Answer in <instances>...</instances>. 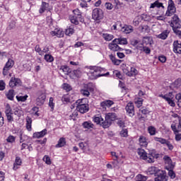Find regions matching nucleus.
Returning a JSON list of instances; mask_svg holds the SVG:
<instances>
[{"instance_id": "f257e3e1", "label": "nucleus", "mask_w": 181, "mask_h": 181, "mask_svg": "<svg viewBox=\"0 0 181 181\" xmlns=\"http://www.w3.org/2000/svg\"><path fill=\"white\" fill-rule=\"evenodd\" d=\"M117 119V114L114 112L107 113L105 116V120L100 115L95 116L93 118L94 122L103 127V128H110L112 124V121Z\"/></svg>"}, {"instance_id": "f03ea898", "label": "nucleus", "mask_w": 181, "mask_h": 181, "mask_svg": "<svg viewBox=\"0 0 181 181\" xmlns=\"http://www.w3.org/2000/svg\"><path fill=\"white\" fill-rule=\"evenodd\" d=\"M149 175H155L157 176L155 178V181H168V177H166V173L162 170H159L156 167H150L148 169Z\"/></svg>"}, {"instance_id": "7ed1b4c3", "label": "nucleus", "mask_w": 181, "mask_h": 181, "mask_svg": "<svg viewBox=\"0 0 181 181\" xmlns=\"http://www.w3.org/2000/svg\"><path fill=\"white\" fill-rule=\"evenodd\" d=\"M88 69H90L88 74L91 80H95L96 78H98V77L105 76L104 74H101V68L98 66H88Z\"/></svg>"}, {"instance_id": "20e7f679", "label": "nucleus", "mask_w": 181, "mask_h": 181, "mask_svg": "<svg viewBox=\"0 0 181 181\" xmlns=\"http://www.w3.org/2000/svg\"><path fill=\"white\" fill-rule=\"evenodd\" d=\"M73 13L74 16L70 18L71 23L78 25V22H81V23H84V18L81 16V12L78 8L74 10Z\"/></svg>"}, {"instance_id": "39448f33", "label": "nucleus", "mask_w": 181, "mask_h": 181, "mask_svg": "<svg viewBox=\"0 0 181 181\" xmlns=\"http://www.w3.org/2000/svg\"><path fill=\"white\" fill-rule=\"evenodd\" d=\"M137 153L138 155L140 156L141 159H143L144 160H147L148 163H153V162H155V154L148 156V153H146L145 150L142 148H138Z\"/></svg>"}, {"instance_id": "423d86ee", "label": "nucleus", "mask_w": 181, "mask_h": 181, "mask_svg": "<svg viewBox=\"0 0 181 181\" xmlns=\"http://www.w3.org/2000/svg\"><path fill=\"white\" fill-rule=\"evenodd\" d=\"M76 110L81 114H86V112H88V105L86 103H83L81 100H78L76 103Z\"/></svg>"}, {"instance_id": "0eeeda50", "label": "nucleus", "mask_w": 181, "mask_h": 181, "mask_svg": "<svg viewBox=\"0 0 181 181\" xmlns=\"http://www.w3.org/2000/svg\"><path fill=\"white\" fill-rule=\"evenodd\" d=\"M181 21L180 18H179V16L175 14L170 22V26L173 28V30L174 29H180L181 28Z\"/></svg>"}, {"instance_id": "6e6552de", "label": "nucleus", "mask_w": 181, "mask_h": 181, "mask_svg": "<svg viewBox=\"0 0 181 181\" xmlns=\"http://www.w3.org/2000/svg\"><path fill=\"white\" fill-rule=\"evenodd\" d=\"M176 12V7L175 6V2L173 0L168 1V9L165 12V16H173Z\"/></svg>"}, {"instance_id": "1a4fd4ad", "label": "nucleus", "mask_w": 181, "mask_h": 181, "mask_svg": "<svg viewBox=\"0 0 181 181\" xmlns=\"http://www.w3.org/2000/svg\"><path fill=\"white\" fill-rule=\"evenodd\" d=\"M92 18L94 21H101L104 18V12L101 8H94L92 13Z\"/></svg>"}, {"instance_id": "9d476101", "label": "nucleus", "mask_w": 181, "mask_h": 181, "mask_svg": "<svg viewBox=\"0 0 181 181\" xmlns=\"http://www.w3.org/2000/svg\"><path fill=\"white\" fill-rule=\"evenodd\" d=\"M15 64V62L12 59H8V62L6 63L4 69H3V74L4 76H8V71L13 67Z\"/></svg>"}, {"instance_id": "9b49d317", "label": "nucleus", "mask_w": 181, "mask_h": 181, "mask_svg": "<svg viewBox=\"0 0 181 181\" xmlns=\"http://www.w3.org/2000/svg\"><path fill=\"white\" fill-rule=\"evenodd\" d=\"M9 86L11 88H13V87H19V86H22V81L18 78L11 77L9 81Z\"/></svg>"}, {"instance_id": "f8f14e48", "label": "nucleus", "mask_w": 181, "mask_h": 181, "mask_svg": "<svg viewBox=\"0 0 181 181\" xmlns=\"http://www.w3.org/2000/svg\"><path fill=\"white\" fill-rule=\"evenodd\" d=\"M108 47L112 52H118V51L122 52V50H124L122 48H121L118 45V42H114V40L112 42L109 43Z\"/></svg>"}, {"instance_id": "ddd939ff", "label": "nucleus", "mask_w": 181, "mask_h": 181, "mask_svg": "<svg viewBox=\"0 0 181 181\" xmlns=\"http://www.w3.org/2000/svg\"><path fill=\"white\" fill-rule=\"evenodd\" d=\"M163 159L166 165L165 168L168 170H169V169H173L175 168V165L172 163V159H170V157H169L168 156H165L163 157Z\"/></svg>"}, {"instance_id": "4468645a", "label": "nucleus", "mask_w": 181, "mask_h": 181, "mask_svg": "<svg viewBox=\"0 0 181 181\" xmlns=\"http://www.w3.org/2000/svg\"><path fill=\"white\" fill-rule=\"evenodd\" d=\"M126 111L129 115V117H134V115H135L134 103H128L127 105L126 106Z\"/></svg>"}, {"instance_id": "2eb2a0df", "label": "nucleus", "mask_w": 181, "mask_h": 181, "mask_svg": "<svg viewBox=\"0 0 181 181\" xmlns=\"http://www.w3.org/2000/svg\"><path fill=\"white\" fill-rule=\"evenodd\" d=\"M173 52L178 54H181V42L179 40L173 42Z\"/></svg>"}, {"instance_id": "dca6fc26", "label": "nucleus", "mask_w": 181, "mask_h": 181, "mask_svg": "<svg viewBox=\"0 0 181 181\" xmlns=\"http://www.w3.org/2000/svg\"><path fill=\"white\" fill-rule=\"evenodd\" d=\"M45 101H46V95L45 93H42L36 99V105L40 107L45 104Z\"/></svg>"}, {"instance_id": "f3484780", "label": "nucleus", "mask_w": 181, "mask_h": 181, "mask_svg": "<svg viewBox=\"0 0 181 181\" xmlns=\"http://www.w3.org/2000/svg\"><path fill=\"white\" fill-rule=\"evenodd\" d=\"M171 129L173 131L174 134H179L181 132V119L179 120V124H172Z\"/></svg>"}, {"instance_id": "a211bd4d", "label": "nucleus", "mask_w": 181, "mask_h": 181, "mask_svg": "<svg viewBox=\"0 0 181 181\" xmlns=\"http://www.w3.org/2000/svg\"><path fill=\"white\" fill-rule=\"evenodd\" d=\"M121 31L128 35V33H132V32H134V27H132V25H124L121 28Z\"/></svg>"}, {"instance_id": "6ab92c4d", "label": "nucleus", "mask_w": 181, "mask_h": 181, "mask_svg": "<svg viewBox=\"0 0 181 181\" xmlns=\"http://www.w3.org/2000/svg\"><path fill=\"white\" fill-rule=\"evenodd\" d=\"M22 165V159H21V157L17 156L16 157L15 162L13 163V170H18L19 169V167Z\"/></svg>"}, {"instance_id": "aec40b11", "label": "nucleus", "mask_w": 181, "mask_h": 181, "mask_svg": "<svg viewBox=\"0 0 181 181\" xmlns=\"http://www.w3.org/2000/svg\"><path fill=\"white\" fill-rule=\"evenodd\" d=\"M46 134H47V129H45L40 132L34 133L33 138H37V139L43 138V136H45V135H46Z\"/></svg>"}, {"instance_id": "412c9836", "label": "nucleus", "mask_w": 181, "mask_h": 181, "mask_svg": "<svg viewBox=\"0 0 181 181\" xmlns=\"http://www.w3.org/2000/svg\"><path fill=\"white\" fill-rule=\"evenodd\" d=\"M169 33H170V31H169V30H165L163 31L162 33L157 35V37H158V39H162V40H165V39H168V36H169Z\"/></svg>"}, {"instance_id": "4be33fe9", "label": "nucleus", "mask_w": 181, "mask_h": 181, "mask_svg": "<svg viewBox=\"0 0 181 181\" xmlns=\"http://www.w3.org/2000/svg\"><path fill=\"white\" fill-rule=\"evenodd\" d=\"M113 104L114 102L112 100H107L100 103V106L103 108H110V107H111V105H112Z\"/></svg>"}, {"instance_id": "5701e85b", "label": "nucleus", "mask_w": 181, "mask_h": 181, "mask_svg": "<svg viewBox=\"0 0 181 181\" xmlns=\"http://www.w3.org/2000/svg\"><path fill=\"white\" fill-rule=\"evenodd\" d=\"M51 35L52 36H57V37H63V36H64V33L60 30L51 31Z\"/></svg>"}, {"instance_id": "b1692460", "label": "nucleus", "mask_w": 181, "mask_h": 181, "mask_svg": "<svg viewBox=\"0 0 181 181\" xmlns=\"http://www.w3.org/2000/svg\"><path fill=\"white\" fill-rule=\"evenodd\" d=\"M113 42L117 43V45H128L127 38H115Z\"/></svg>"}, {"instance_id": "393cba45", "label": "nucleus", "mask_w": 181, "mask_h": 181, "mask_svg": "<svg viewBox=\"0 0 181 181\" xmlns=\"http://www.w3.org/2000/svg\"><path fill=\"white\" fill-rule=\"evenodd\" d=\"M6 96L7 97L8 100L11 101H13V98L15 97V90H9L7 93H6Z\"/></svg>"}, {"instance_id": "a878e982", "label": "nucleus", "mask_w": 181, "mask_h": 181, "mask_svg": "<svg viewBox=\"0 0 181 181\" xmlns=\"http://www.w3.org/2000/svg\"><path fill=\"white\" fill-rule=\"evenodd\" d=\"M64 145H66V139L62 137L58 141V144H56L55 148H62V146H64Z\"/></svg>"}, {"instance_id": "bb28decb", "label": "nucleus", "mask_w": 181, "mask_h": 181, "mask_svg": "<svg viewBox=\"0 0 181 181\" xmlns=\"http://www.w3.org/2000/svg\"><path fill=\"white\" fill-rule=\"evenodd\" d=\"M150 8H165V6H163V4L159 3L158 1H156L154 3L151 4Z\"/></svg>"}, {"instance_id": "cd10ccee", "label": "nucleus", "mask_w": 181, "mask_h": 181, "mask_svg": "<svg viewBox=\"0 0 181 181\" xmlns=\"http://www.w3.org/2000/svg\"><path fill=\"white\" fill-rule=\"evenodd\" d=\"M134 103L138 108H141V107H142V104L144 103V99L139 98V97L135 98Z\"/></svg>"}, {"instance_id": "c85d7f7f", "label": "nucleus", "mask_w": 181, "mask_h": 181, "mask_svg": "<svg viewBox=\"0 0 181 181\" xmlns=\"http://www.w3.org/2000/svg\"><path fill=\"white\" fill-rule=\"evenodd\" d=\"M153 41L152 40V37H143V44L144 45H152Z\"/></svg>"}, {"instance_id": "c756f323", "label": "nucleus", "mask_w": 181, "mask_h": 181, "mask_svg": "<svg viewBox=\"0 0 181 181\" xmlns=\"http://www.w3.org/2000/svg\"><path fill=\"white\" fill-rule=\"evenodd\" d=\"M60 73H64V74H69L70 73V68L67 66H62L59 69Z\"/></svg>"}, {"instance_id": "7c9ffc66", "label": "nucleus", "mask_w": 181, "mask_h": 181, "mask_svg": "<svg viewBox=\"0 0 181 181\" xmlns=\"http://www.w3.org/2000/svg\"><path fill=\"white\" fill-rule=\"evenodd\" d=\"M47 8H49V4L42 1V5H41V8H40V13H43V12H45V11H46V9H47Z\"/></svg>"}, {"instance_id": "2f4dec72", "label": "nucleus", "mask_w": 181, "mask_h": 181, "mask_svg": "<svg viewBox=\"0 0 181 181\" xmlns=\"http://www.w3.org/2000/svg\"><path fill=\"white\" fill-rule=\"evenodd\" d=\"M26 127H27V129L28 131H30V129H32V118H30V117H26Z\"/></svg>"}, {"instance_id": "473e14b6", "label": "nucleus", "mask_w": 181, "mask_h": 181, "mask_svg": "<svg viewBox=\"0 0 181 181\" xmlns=\"http://www.w3.org/2000/svg\"><path fill=\"white\" fill-rule=\"evenodd\" d=\"M83 127L86 129H90V128H93L94 124L91 122H85L83 123Z\"/></svg>"}, {"instance_id": "72a5a7b5", "label": "nucleus", "mask_w": 181, "mask_h": 181, "mask_svg": "<svg viewBox=\"0 0 181 181\" xmlns=\"http://www.w3.org/2000/svg\"><path fill=\"white\" fill-rule=\"evenodd\" d=\"M154 141L160 142V144H162L163 145H166V143L168 142V140L160 137H154Z\"/></svg>"}, {"instance_id": "f704fd0d", "label": "nucleus", "mask_w": 181, "mask_h": 181, "mask_svg": "<svg viewBox=\"0 0 181 181\" xmlns=\"http://www.w3.org/2000/svg\"><path fill=\"white\" fill-rule=\"evenodd\" d=\"M138 74V71L134 67H131L129 73V77H132L134 76H136Z\"/></svg>"}, {"instance_id": "c9c22d12", "label": "nucleus", "mask_w": 181, "mask_h": 181, "mask_svg": "<svg viewBox=\"0 0 181 181\" xmlns=\"http://www.w3.org/2000/svg\"><path fill=\"white\" fill-rule=\"evenodd\" d=\"M139 142L141 146L146 147L148 146V142H146V139L145 137H140L139 138Z\"/></svg>"}, {"instance_id": "e433bc0d", "label": "nucleus", "mask_w": 181, "mask_h": 181, "mask_svg": "<svg viewBox=\"0 0 181 181\" xmlns=\"http://www.w3.org/2000/svg\"><path fill=\"white\" fill-rule=\"evenodd\" d=\"M5 114L6 115H13V113H12V107H11L9 104H7L6 106Z\"/></svg>"}, {"instance_id": "4c0bfd02", "label": "nucleus", "mask_w": 181, "mask_h": 181, "mask_svg": "<svg viewBox=\"0 0 181 181\" xmlns=\"http://www.w3.org/2000/svg\"><path fill=\"white\" fill-rule=\"evenodd\" d=\"M45 60H46L48 63H52L54 59L53 58V56L50 54H45L44 57Z\"/></svg>"}, {"instance_id": "58836bf2", "label": "nucleus", "mask_w": 181, "mask_h": 181, "mask_svg": "<svg viewBox=\"0 0 181 181\" xmlns=\"http://www.w3.org/2000/svg\"><path fill=\"white\" fill-rule=\"evenodd\" d=\"M103 39H105V40H112V39H114V35H111V34H103Z\"/></svg>"}, {"instance_id": "ea45409f", "label": "nucleus", "mask_w": 181, "mask_h": 181, "mask_svg": "<svg viewBox=\"0 0 181 181\" xmlns=\"http://www.w3.org/2000/svg\"><path fill=\"white\" fill-rule=\"evenodd\" d=\"M66 35L68 36H70L71 35H73L74 33V29L73 28V25H71L69 28L66 30Z\"/></svg>"}, {"instance_id": "a19ab883", "label": "nucleus", "mask_w": 181, "mask_h": 181, "mask_svg": "<svg viewBox=\"0 0 181 181\" xmlns=\"http://www.w3.org/2000/svg\"><path fill=\"white\" fill-rule=\"evenodd\" d=\"M148 131L150 135H155L156 134V129H155V127L153 126L148 127Z\"/></svg>"}, {"instance_id": "79ce46f5", "label": "nucleus", "mask_w": 181, "mask_h": 181, "mask_svg": "<svg viewBox=\"0 0 181 181\" xmlns=\"http://www.w3.org/2000/svg\"><path fill=\"white\" fill-rule=\"evenodd\" d=\"M139 112L141 114H142L143 115H146L147 116L148 115H149V110H147L146 108L145 107H141L139 109Z\"/></svg>"}, {"instance_id": "37998d69", "label": "nucleus", "mask_w": 181, "mask_h": 181, "mask_svg": "<svg viewBox=\"0 0 181 181\" xmlns=\"http://www.w3.org/2000/svg\"><path fill=\"white\" fill-rule=\"evenodd\" d=\"M16 140V137H15L14 136L10 135L7 139H6V141L8 144H13V142H15V141Z\"/></svg>"}, {"instance_id": "c03bdc74", "label": "nucleus", "mask_w": 181, "mask_h": 181, "mask_svg": "<svg viewBox=\"0 0 181 181\" xmlns=\"http://www.w3.org/2000/svg\"><path fill=\"white\" fill-rule=\"evenodd\" d=\"M139 50H142L146 54H151V49L148 47H140Z\"/></svg>"}, {"instance_id": "a18cd8bd", "label": "nucleus", "mask_w": 181, "mask_h": 181, "mask_svg": "<svg viewBox=\"0 0 181 181\" xmlns=\"http://www.w3.org/2000/svg\"><path fill=\"white\" fill-rule=\"evenodd\" d=\"M16 99L18 101H21V103H25L26 100H28V95L24 96H16Z\"/></svg>"}, {"instance_id": "49530a36", "label": "nucleus", "mask_w": 181, "mask_h": 181, "mask_svg": "<svg viewBox=\"0 0 181 181\" xmlns=\"http://www.w3.org/2000/svg\"><path fill=\"white\" fill-rule=\"evenodd\" d=\"M113 168H116L118 169L119 168V161L117 158H113V161L112 162Z\"/></svg>"}, {"instance_id": "de8ad7c7", "label": "nucleus", "mask_w": 181, "mask_h": 181, "mask_svg": "<svg viewBox=\"0 0 181 181\" xmlns=\"http://www.w3.org/2000/svg\"><path fill=\"white\" fill-rule=\"evenodd\" d=\"M42 160L44 162H45V163H47V165H52V160H50V157H49V156H45Z\"/></svg>"}, {"instance_id": "09e8293b", "label": "nucleus", "mask_w": 181, "mask_h": 181, "mask_svg": "<svg viewBox=\"0 0 181 181\" xmlns=\"http://www.w3.org/2000/svg\"><path fill=\"white\" fill-rule=\"evenodd\" d=\"M15 28H16V23L15 21H11L9 23L7 29L8 30H12L15 29Z\"/></svg>"}, {"instance_id": "8fccbe9b", "label": "nucleus", "mask_w": 181, "mask_h": 181, "mask_svg": "<svg viewBox=\"0 0 181 181\" xmlns=\"http://www.w3.org/2000/svg\"><path fill=\"white\" fill-rule=\"evenodd\" d=\"M175 99L177 100V105L181 108V93H178L175 95Z\"/></svg>"}, {"instance_id": "3c124183", "label": "nucleus", "mask_w": 181, "mask_h": 181, "mask_svg": "<svg viewBox=\"0 0 181 181\" xmlns=\"http://www.w3.org/2000/svg\"><path fill=\"white\" fill-rule=\"evenodd\" d=\"M81 94H82V95L84 97H88V95H90V91H88L87 89H81Z\"/></svg>"}, {"instance_id": "603ef678", "label": "nucleus", "mask_w": 181, "mask_h": 181, "mask_svg": "<svg viewBox=\"0 0 181 181\" xmlns=\"http://www.w3.org/2000/svg\"><path fill=\"white\" fill-rule=\"evenodd\" d=\"M168 175L171 179H175L176 177V174L173 171V169H169L168 170Z\"/></svg>"}, {"instance_id": "864d4df0", "label": "nucleus", "mask_w": 181, "mask_h": 181, "mask_svg": "<svg viewBox=\"0 0 181 181\" xmlns=\"http://www.w3.org/2000/svg\"><path fill=\"white\" fill-rule=\"evenodd\" d=\"M180 86H181V78H177L174 82V86L175 87V88H179V87H180Z\"/></svg>"}, {"instance_id": "5fc2aeb1", "label": "nucleus", "mask_w": 181, "mask_h": 181, "mask_svg": "<svg viewBox=\"0 0 181 181\" xmlns=\"http://www.w3.org/2000/svg\"><path fill=\"white\" fill-rule=\"evenodd\" d=\"M120 135H121V136H123L124 138L128 136V130L127 129H123L120 132Z\"/></svg>"}, {"instance_id": "6e6d98bb", "label": "nucleus", "mask_w": 181, "mask_h": 181, "mask_svg": "<svg viewBox=\"0 0 181 181\" xmlns=\"http://www.w3.org/2000/svg\"><path fill=\"white\" fill-rule=\"evenodd\" d=\"M139 29L141 32H146L149 29V27L148 25H140Z\"/></svg>"}, {"instance_id": "4d7b16f0", "label": "nucleus", "mask_w": 181, "mask_h": 181, "mask_svg": "<svg viewBox=\"0 0 181 181\" xmlns=\"http://www.w3.org/2000/svg\"><path fill=\"white\" fill-rule=\"evenodd\" d=\"M64 90H66V91H71V86L69 83H64L63 85Z\"/></svg>"}, {"instance_id": "13d9d810", "label": "nucleus", "mask_w": 181, "mask_h": 181, "mask_svg": "<svg viewBox=\"0 0 181 181\" xmlns=\"http://www.w3.org/2000/svg\"><path fill=\"white\" fill-rule=\"evenodd\" d=\"M74 74L76 77H81V71L80 69L74 70Z\"/></svg>"}, {"instance_id": "bf43d9fd", "label": "nucleus", "mask_w": 181, "mask_h": 181, "mask_svg": "<svg viewBox=\"0 0 181 181\" xmlns=\"http://www.w3.org/2000/svg\"><path fill=\"white\" fill-rule=\"evenodd\" d=\"M35 52L39 53L40 56H43V52H42V49H40V47L39 45H36L35 47Z\"/></svg>"}, {"instance_id": "052dcab7", "label": "nucleus", "mask_w": 181, "mask_h": 181, "mask_svg": "<svg viewBox=\"0 0 181 181\" xmlns=\"http://www.w3.org/2000/svg\"><path fill=\"white\" fill-rule=\"evenodd\" d=\"M146 176H144L142 175H139L137 176V180L136 181H146Z\"/></svg>"}, {"instance_id": "680f3d73", "label": "nucleus", "mask_w": 181, "mask_h": 181, "mask_svg": "<svg viewBox=\"0 0 181 181\" xmlns=\"http://www.w3.org/2000/svg\"><path fill=\"white\" fill-rule=\"evenodd\" d=\"M13 115H7L6 118H7V121L8 122H9L10 124H12V122H13V117L12 116Z\"/></svg>"}, {"instance_id": "e2e57ef3", "label": "nucleus", "mask_w": 181, "mask_h": 181, "mask_svg": "<svg viewBox=\"0 0 181 181\" xmlns=\"http://www.w3.org/2000/svg\"><path fill=\"white\" fill-rule=\"evenodd\" d=\"M129 71H130V69L129 67L128 66H125L124 69H123V73L124 74H126L127 76H129Z\"/></svg>"}, {"instance_id": "0e129e2a", "label": "nucleus", "mask_w": 181, "mask_h": 181, "mask_svg": "<svg viewBox=\"0 0 181 181\" xmlns=\"http://www.w3.org/2000/svg\"><path fill=\"white\" fill-rule=\"evenodd\" d=\"M158 60L161 63H166V57L161 55L158 57Z\"/></svg>"}, {"instance_id": "69168bd1", "label": "nucleus", "mask_w": 181, "mask_h": 181, "mask_svg": "<svg viewBox=\"0 0 181 181\" xmlns=\"http://www.w3.org/2000/svg\"><path fill=\"white\" fill-rule=\"evenodd\" d=\"M165 145H167L169 151H173V145H172V144H170V141H167V143H165Z\"/></svg>"}, {"instance_id": "338daca9", "label": "nucleus", "mask_w": 181, "mask_h": 181, "mask_svg": "<svg viewBox=\"0 0 181 181\" xmlns=\"http://www.w3.org/2000/svg\"><path fill=\"white\" fill-rule=\"evenodd\" d=\"M49 105L52 110L54 108V103H53V98H49Z\"/></svg>"}, {"instance_id": "774afa93", "label": "nucleus", "mask_w": 181, "mask_h": 181, "mask_svg": "<svg viewBox=\"0 0 181 181\" xmlns=\"http://www.w3.org/2000/svg\"><path fill=\"white\" fill-rule=\"evenodd\" d=\"M146 116H142V115L139 114V121H141L142 122H145L146 121Z\"/></svg>"}]
</instances>
